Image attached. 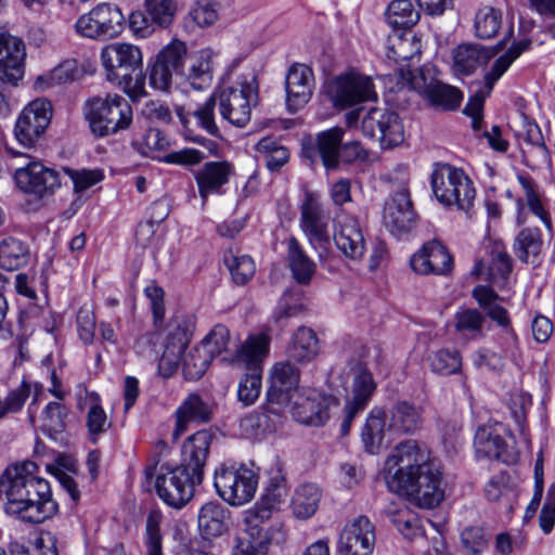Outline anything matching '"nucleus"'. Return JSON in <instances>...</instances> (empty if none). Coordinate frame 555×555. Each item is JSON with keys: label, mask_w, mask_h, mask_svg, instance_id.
<instances>
[{"label": "nucleus", "mask_w": 555, "mask_h": 555, "mask_svg": "<svg viewBox=\"0 0 555 555\" xmlns=\"http://www.w3.org/2000/svg\"><path fill=\"white\" fill-rule=\"evenodd\" d=\"M218 20L217 3L212 0H196L190 8L188 16L185 17V26L194 27H209Z\"/></svg>", "instance_id": "49"}, {"label": "nucleus", "mask_w": 555, "mask_h": 555, "mask_svg": "<svg viewBox=\"0 0 555 555\" xmlns=\"http://www.w3.org/2000/svg\"><path fill=\"white\" fill-rule=\"evenodd\" d=\"M388 433H392L388 430V414L379 409L372 410L361 434L366 451L377 452Z\"/></svg>", "instance_id": "36"}, {"label": "nucleus", "mask_w": 555, "mask_h": 555, "mask_svg": "<svg viewBox=\"0 0 555 555\" xmlns=\"http://www.w3.org/2000/svg\"><path fill=\"white\" fill-rule=\"evenodd\" d=\"M410 263L416 273L444 275L452 270L453 258L440 242L433 240L412 256Z\"/></svg>", "instance_id": "25"}, {"label": "nucleus", "mask_w": 555, "mask_h": 555, "mask_svg": "<svg viewBox=\"0 0 555 555\" xmlns=\"http://www.w3.org/2000/svg\"><path fill=\"white\" fill-rule=\"evenodd\" d=\"M67 410L61 402H50L44 408L41 415L42 431L53 435L61 433L65 428Z\"/></svg>", "instance_id": "56"}, {"label": "nucleus", "mask_w": 555, "mask_h": 555, "mask_svg": "<svg viewBox=\"0 0 555 555\" xmlns=\"http://www.w3.org/2000/svg\"><path fill=\"white\" fill-rule=\"evenodd\" d=\"M301 309L302 306L299 302L298 295L291 291H286L280 298L278 306L272 314V318L275 322H280L284 319L298 314L301 311Z\"/></svg>", "instance_id": "62"}, {"label": "nucleus", "mask_w": 555, "mask_h": 555, "mask_svg": "<svg viewBox=\"0 0 555 555\" xmlns=\"http://www.w3.org/2000/svg\"><path fill=\"white\" fill-rule=\"evenodd\" d=\"M74 183V190L77 193L83 192L103 179L100 170L81 169L75 170L70 168L64 169Z\"/></svg>", "instance_id": "63"}, {"label": "nucleus", "mask_w": 555, "mask_h": 555, "mask_svg": "<svg viewBox=\"0 0 555 555\" xmlns=\"http://www.w3.org/2000/svg\"><path fill=\"white\" fill-rule=\"evenodd\" d=\"M320 352V341L315 332L307 326L298 327L286 348V357L294 363L311 362Z\"/></svg>", "instance_id": "32"}, {"label": "nucleus", "mask_w": 555, "mask_h": 555, "mask_svg": "<svg viewBox=\"0 0 555 555\" xmlns=\"http://www.w3.org/2000/svg\"><path fill=\"white\" fill-rule=\"evenodd\" d=\"M270 337L264 333L250 335L236 350L231 363L246 370L241 378L237 397L244 405H251L259 398L263 360L269 354Z\"/></svg>", "instance_id": "4"}, {"label": "nucleus", "mask_w": 555, "mask_h": 555, "mask_svg": "<svg viewBox=\"0 0 555 555\" xmlns=\"http://www.w3.org/2000/svg\"><path fill=\"white\" fill-rule=\"evenodd\" d=\"M85 115L91 131L98 137L114 134L129 128L132 108L119 94L93 96L86 102Z\"/></svg>", "instance_id": "5"}, {"label": "nucleus", "mask_w": 555, "mask_h": 555, "mask_svg": "<svg viewBox=\"0 0 555 555\" xmlns=\"http://www.w3.org/2000/svg\"><path fill=\"white\" fill-rule=\"evenodd\" d=\"M195 90L207 89L212 80L211 63L208 56H198L191 60L186 72L182 75Z\"/></svg>", "instance_id": "50"}, {"label": "nucleus", "mask_w": 555, "mask_h": 555, "mask_svg": "<svg viewBox=\"0 0 555 555\" xmlns=\"http://www.w3.org/2000/svg\"><path fill=\"white\" fill-rule=\"evenodd\" d=\"M334 242L340 253L351 260L361 259L366 249L358 219L344 211L335 218Z\"/></svg>", "instance_id": "18"}, {"label": "nucleus", "mask_w": 555, "mask_h": 555, "mask_svg": "<svg viewBox=\"0 0 555 555\" xmlns=\"http://www.w3.org/2000/svg\"><path fill=\"white\" fill-rule=\"evenodd\" d=\"M300 228L310 244L324 245L328 243V219L323 214L319 196L306 192L300 206Z\"/></svg>", "instance_id": "21"}, {"label": "nucleus", "mask_w": 555, "mask_h": 555, "mask_svg": "<svg viewBox=\"0 0 555 555\" xmlns=\"http://www.w3.org/2000/svg\"><path fill=\"white\" fill-rule=\"evenodd\" d=\"M229 343V330L222 324H217L212 327L209 334L202 340L201 345L214 359L217 356L221 354L222 351L227 350Z\"/></svg>", "instance_id": "60"}, {"label": "nucleus", "mask_w": 555, "mask_h": 555, "mask_svg": "<svg viewBox=\"0 0 555 555\" xmlns=\"http://www.w3.org/2000/svg\"><path fill=\"white\" fill-rule=\"evenodd\" d=\"M258 103V83L253 73L242 76L234 85L222 87L214 92L197 109L194 116L199 126L209 134L217 135L219 128L215 121V108L229 124L243 128L251 116V107Z\"/></svg>", "instance_id": "3"}, {"label": "nucleus", "mask_w": 555, "mask_h": 555, "mask_svg": "<svg viewBox=\"0 0 555 555\" xmlns=\"http://www.w3.org/2000/svg\"><path fill=\"white\" fill-rule=\"evenodd\" d=\"M388 42L387 57L395 62L411 60L420 53V42L414 40V36L405 33L389 37Z\"/></svg>", "instance_id": "51"}, {"label": "nucleus", "mask_w": 555, "mask_h": 555, "mask_svg": "<svg viewBox=\"0 0 555 555\" xmlns=\"http://www.w3.org/2000/svg\"><path fill=\"white\" fill-rule=\"evenodd\" d=\"M327 93L337 108H348L363 102L377 100L372 79L357 72H348L334 77L328 83Z\"/></svg>", "instance_id": "10"}, {"label": "nucleus", "mask_w": 555, "mask_h": 555, "mask_svg": "<svg viewBox=\"0 0 555 555\" xmlns=\"http://www.w3.org/2000/svg\"><path fill=\"white\" fill-rule=\"evenodd\" d=\"M422 411L408 401L396 403L388 412V430L396 434H413L422 426Z\"/></svg>", "instance_id": "34"}, {"label": "nucleus", "mask_w": 555, "mask_h": 555, "mask_svg": "<svg viewBox=\"0 0 555 555\" xmlns=\"http://www.w3.org/2000/svg\"><path fill=\"white\" fill-rule=\"evenodd\" d=\"M335 397L325 395L317 389H308L297 393L292 405L295 421L309 426H322L330 418V410L337 406Z\"/></svg>", "instance_id": "15"}, {"label": "nucleus", "mask_w": 555, "mask_h": 555, "mask_svg": "<svg viewBox=\"0 0 555 555\" xmlns=\"http://www.w3.org/2000/svg\"><path fill=\"white\" fill-rule=\"evenodd\" d=\"M76 323L79 337L83 344H92L96 325L95 315L92 309L86 305L80 307L77 313Z\"/></svg>", "instance_id": "61"}, {"label": "nucleus", "mask_w": 555, "mask_h": 555, "mask_svg": "<svg viewBox=\"0 0 555 555\" xmlns=\"http://www.w3.org/2000/svg\"><path fill=\"white\" fill-rule=\"evenodd\" d=\"M24 42L0 28V81L16 86L24 77Z\"/></svg>", "instance_id": "19"}, {"label": "nucleus", "mask_w": 555, "mask_h": 555, "mask_svg": "<svg viewBox=\"0 0 555 555\" xmlns=\"http://www.w3.org/2000/svg\"><path fill=\"white\" fill-rule=\"evenodd\" d=\"M488 280L498 287H503L512 272L513 260L502 244L495 243L490 251Z\"/></svg>", "instance_id": "42"}, {"label": "nucleus", "mask_w": 555, "mask_h": 555, "mask_svg": "<svg viewBox=\"0 0 555 555\" xmlns=\"http://www.w3.org/2000/svg\"><path fill=\"white\" fill-rule=\"evenodd\" d=\"M256 150L263 155L266 166L271 172L280 171L289 160V151L271 137L262 138Z\"/></svg>", "instance_id": "46"}, {"label": "nucleus", "mask_w": 555, "mask_h": 555, "mask_svg": "<svg viewBox=\"0 0 555 555\" xmlns=\"http://www.w3.org/2000/svg\"><path fill=\"white\" fill-rule=\"evenodd\" d=\"M258 473L245 464H221L214 474L217 494L232 506H241L251 501L258 488Z\"/></svg>", "instance_id": "7"}, {"label": "nucleus", "mask_w": 555, "mask_h": 555, "mask_svg": "<svg viewBox=\"0 0 555 555\" xmlns=\"http://www.w3.org/2000/svg\"><path fill=\"white\" fill-rule=\"evenodd\" d=\"M124 23L125 16L117 5L100 3L79 16L75 23V29L81 37L103 41L119 36L124 29Z\"/></svg>", "instance_id": "8"}, {"label": "nucleus", "mask_w": 555, "mask_h": 555, "mask_svg": "<svg viewBox=\"0 0 555 555\" xmlns=\"http://www.w3.org/2000/svg\"><path fill=\"white\" fill-rule=\"evenodd\" d=\"M38 465L26 461L8 467L0 477L4 511L24 521L40 524L57 513L50 483L36 475Z\"/></svg>", "instance_id": "2"}, {"label": "nucleus", "mask_w": 555, "mask_h": 555, "mask_svg": "<svg viewBox=\"0 0 555 555\" xmlns=\"http://www.w3.org/2000/svg\"><path fill=\"white\" fill-rule=\"evenodd\" d=\"M287 105L296 111L310 100L313 89V73L304 64H294L286 76Z\"/></svg>", "instance_id": "29"}, {"label": "nucleus", "mask_w": 555, "mask_h": 555, "mask_svg": "<svg viewBox=\"0 0 555 555\" xmlns=\"http://www.w3.org/2000/svg\"><path fill=\"white\" fill-rule=\"evenodd\" d=\"M52 117V106L47 99H36L21 112L14 127L18 143L27 149L36 146L44 134Z\"/></svg>", "instance_id": "14"}, {"label": "nucleus", "mask_w": 555, "mask_h": 555, "mask_svg": "<svg viewBox=\"0 0 555 555\" xmlns=\"http://www.w3.org/2000/svg\"><path fill=\"white\" fill-rule=\"evenodd\" d=\"M490 57L491 54L479 44H461L453 52V68L456 74L469 75Z\"/></svg>", "instance_id": "38"}, {"label": "nucleus", "mask_w": 555, "mask_h": 555, "mask_svg": "<svg viewBox=\"0 0 555 555\" xmlns=\"http://www.w3.org/2000/svg\"><path fill=\"white\" fill-rule=\"evenodd\" d=\"M375 542L374 526L365 516L347 524L339 537L340 555H370Z\"/></svg>", "instance_id": "20"}, {"label": "nucleus", "mask_w": 555, "mask_h": 555, "mask_svg": "<svg viewBox=\"0 0 555 555\" xmlns=\"http://www.w3.org/2000/svg\"><path fill=\"white\" fill-rule=\"evenodd\" d=\"M522 131L520 135L529 145V150L522 151L526 163L529 164V158L533 165L548 164L551 162V152L547 149L542 131L538 124L529 119L526 115H521Z\"/></svg>", "instance_id": "33"}, {"label": "nucleus", "mask_w": 555, "mask_h": 555, "mask_svg": "<svg viewBox=\"0 0 555 555\" xmlns=\"http://www.w3.org/2000/svg\"><path fill=\"white\" fill-rule=\"evenodd\" d=\"M190 339L191 334L181 322L176 321L169 325L165 349L158 362V370L164 377L177 371Z\"/></svg>", "instance_id": "26"}, {"label": "nucleus", "mask_w": 555, "mask_h": 555, "mask_svg": "<svg viewBox=\"0 0 555 555\" xmlns=\"http://www.w3.org/2000/svg\"><path fill=\"white\" fill-rule=\"evenodd\" d=\"M211 361V356L204 349L202 345L191 348L181 359L185 378L191 380L199 379L206 372Z\"/></svg>", "instance_id": "48"}, {"label": "nucleus", "mask_w": 555, "mask_h": 555, "mask_svg": "<svg viewBox=\"0 0 555 555\" xmlns=\"http://www.w3.org/2000/svg\"><path fill=\"white\" fill-rule=\"evenodd\" d=\"M233 167L228 162H208L195 173L198 193L203 202L212 194H221L223 185L229 182Z\"/></svg>", "instance_id": "30"}, {"label": "nucleus", "mask_w": 555, "mask_h": 555, "mask_svg": "<svg viewBox=\"0 0 555 555\" xmlns=\"http://www.w3.org/2000/svg\"><path fill=\"white\" fill-rule=\"evenodd\" d=\"M117 85L132 101H138L146 94L145 76L142 72V65L134 68L133 72H127L125 78L112 80Z\"/></svg>", "instance_id": "58"}, {"label": "nucleus", "mask_w": 555, "mask_h": 555, "mask_svg": "<svg viewBox=\"0 0 555 555\" xmlns=\"http://www.w3.org/2000/svg\"><path fill=\"white\" fill-rule=\"evenodd\" d=\"M420 13L413 8L410 0H395L386 10V21L395 29H406L414 26Z\"/></svg>", "instance_id": "44"}, {"label": "nucleus", "mask_w": 555, "mask_h": 555, "mask_svg": "<svg viewBox=\"0 0 555 555\" xmlns=\"http://www.w3.org/2000/svg\"><path fill=\"white\" fill-rule=\"evenodd\" d=\"M437 201L444 206L455 205L468 211L473 207L476 190L470 178L461 168L447 163L435 164L430 178Z\"/></svg>", "instance_id": "6"}, {"label": "nucleus", "mask_w": 555, "mask_h": 555, "mask_svg": "<svg viewBox=\"0 0 555 555\" xmlns=\"http://www.w3.org/2000/svg\"><path fill=\"white\" fill-rule=\"evenodd\" d=\"M435 463L437 461L431 456L425 444L409 439L399 443L388 456L386 462L387 477H400V473H415V470H422L425 466Z\"/></svg>", "instance_id": "16"}, {"label": "nucleus", "mask_w": 555, "mask_h": 555, "mask_svg": "<svg viewBox=\"0 0 555 555\" xmlns=\"http://www.w3.org/2000/svg\"><path fill=\"white\" fill-rule=\"evenodd\" d=\"M211 413L212 409L208 402L204 401L197 393L189 395L175 413L173 441H178L181 435L186 431L189 423H207L211 418Z\"/></svg>", "instance_id": "31"}, {"label": "nucleus", "mask_w": 555, "mask_h": 555, "mask_svg": "<svg viewBox=\"0 0 555 555\" xmlns=\"http://www.w3.org/2000/svg\"><path fill=\"white\" fill-rule=\"evenodd\" d=\"M384 225L396 237L408 234L415 223V214L405 190L397 192L384 207Z\"/></svg>", "instance_id": "23"}, {"label": "nucleus", "mask_w": 555, "mask_h": 555, "mask_svg": "<svg viewBox=\"0 0 555 555\" xmlns=\"http://www.w3.org/2000/svg\"><path fill=\"white\" fill-rule=\"evenodd\" d=\"M434 373L448 376L456 374L462 367V358L456 350L440 349L428 357Z\"/></svg>", "instance_id": "52"}, {"label": "nucleus", "mask_w": 555, "mask_h": 555, "mask_svg": "<svg viewBox=\"0 0 555 555\" xmlns=\"http://www.w3.org/2000/svg\"><path fill=\"white\" fill-rule=\"evenodd\" d=\"M518 181L525 192L529 209L532 211V214L539 217L547 228H551L550 215L542 205L533 180L527 176H518Z\"/></svg>", "instance_id": "59"}, {"label": "nucleus", "mask_w": 555, "mask_h": 555, "mask_svg": "<svg viewBox=\"0 0 555 555\" xmlns=\"http://www.w3.org/2000/svg\"><path fill=\"white\" fill-rule=\"evenodd\" d=\"M322 498L321 489L314 483L299 486L292 498L293 515L300 520L311 518L319 508Z\"/></svg>", "instance_id": "37"}, {"label": "nucleus", "mask_w": 555, "mask_h": 555, "mask_svg": "<svg viewBox=\"0 0 555 555\" xmlns=\"http://www.w3.org/2000/svg\"><path fill=\"white\" fill-rule=\"evenodd\" d=\"M186 53L188 50L185 43L179 40H173L160 50L156 60L166 65V67H169V69L178 76L183 73V66L188 59Z\"/></svg>", "instance_id": "53"}, {"label": "nucleus", "mask_w": 555, "mask_h": 555, "mask_svg": "<svg viewBox=\"0 0 555 555\" xmlns=\"http://www.w3.org/2000/svg\"><path fill=\"white\" fill-rule=\"evenodd\" d=\"M425 486H415L411 483V477L404 475L398 479H387V486L390 491L404 494L415 505L423 508H434L439 505L443 499L442 479L428 481Z\"/></svg>", "instance_id": "24"}, {"label": "nucleus", "mask_w": 555, "mask_h": 555, "mask_svg": "<svg viewBox=\"0 0 555 555\" xmlns=\"http://www.w3.org/2000/svg\"><path fill=\"white\" fill-rule=\"evenodd\" d=\"M502 26V13L493 7H483L475 15V35L480 39H491L496 36Z\"/></svg>", "instance_id": "47"}, {"label": "nucleus", "mask_w": 555, "mask_h": 555, "mask_svg": "<svg viewBox=\"0 0 555 555\" xmlns=\"http://www.w3.org/2000/svg\"><path fill=\"white\" fill-rule=\"evenodd\" d=\"M485 318L476 309H464L455 314V328L459 332L478 333L482 328Z\"/></svg>", "instance_id": "64"}, {"label": "nucleus", "mask_w": 555, "mask_h": 555, "mask_svg": "<svg viewBox=\"0 0 555 555\" xmlns=\"http://www.w3.org/2000/svg\"><path fill=\"white\" fill-rule=\"evenodd\" d=\"M163 516L158 511H151L146 517L145 545L147 555H163L160 524Z\"/></svg>", "instance_id": "57"}, {"label": "nucleus", "mask_w": 555, "mask_h": 555, "mask_svg": "<svg viewBox=\"0 0 555 555\" xmlns=\"http://www.w3.org/2000/svg\"><path fill=\"white\" fill-rule=\"evenodd\" d=\"M543 241L539 229H522L514 241V251L525 263H533L542 249Z\"/></svg>", "instance_id": "41"}, {"label": "nucleus", "mask_w": 555, "mask_h": 555, "mask_svg": "<svg viewBox=\"0 0 555 555\" xmlns=\"http://www.w3.org/2000/svg\"><path fill=\"white\" fill-rule=\"evenodd\" d=\"M343 137L344 130L339 127L320 132L317 137L315 145L304 146V154L310 158L311 163H314L315 158L320 156L326 169H335L339 164Z\"/></svg>", "instance_id": "28"}, {"label": "nucleus", "mask_w": 555, "mask_h": 555, "mask_svg": "<svg viewBox=\"0 0 555 555\" xmlns=\"http://www.w3.org/2000/svg\"><path fill=\"white\" fill-rule=\"evenodd\" d=\"M229 512L218 502L205 503L197 516L198 530L204 538L220 537L227 530Z\"/></svg>", "instance_id": "35"}, {"label": "nucleus", "mask_w": 555, "mask_h": 555, "mask_svg": "<svg viewBox=\"0 0 555 555\" xmlns=\"http://www.w3.org/2000/svg\"><path fill=\"white\" fill-rule=\"evenodd\" d=\"M224 262L237 285H245L255 274V262L247 255L235 256L230 251L225 254Z\"/></svg>", "instance_id": "54"}, {"label": "nucleus", "mask_w": 555, "mask_h": 555, "mask_svg": "<svg viewBox=\"0 0 555 555\" xmlns=\"http://www.w3.org/2000/svg\"><path fill=\"white\" fill-rule=\"evenodd\" d=\"M212 438L209 430H198L184 441L180 465L172 467L157 462L144 468L145 479L155 478L156 493L168 506L179 509L193 498L195 486L204 478Z\"/></svg>", "instance_id": "1"}, {"label": "nucleus", "mask_w": 555, "mask_h": 555, "mask_svg": "<svg viewBox=\"0 0 555 555\" xmlns=\"http://www.w3.org/2000/svg\"><path fill=\"white\" fill-rule=\"evenodd\" d=\"M14 157L25 158V164L16 168L14 179L17 188L38 198L51 195L61 185L59 172L48 168L33 157L13 149L8 150Z\"/></svg>", "instance_id": "9"}, {"label": "nucleus", "mask_w": 555, "mask_h": 555, "mask_svg": "<svg viewBox=\"0 0 555 555\" xmlns=\"http://www.w3.org/2000/svg\"><path fill=\"white\" fill-rule=\"evenodd\" d=\"M530 46V39L514 42L503 55L494 61L490 70L485 75V89L487 94L491 93L494 83L506 73L513 62L517 60L521 53L529 50Z\"/></svg>", "instance_id": "40"}, {"label": "nucleus", "mask_w": 555, "mask_h": 555, "mask_svg": "<svg viewBox=\"0 0 555 555\" xmlns=\"http://www.w3.org/2000/svg\"><path fill=\"white\" fill-rule=\"evenodd\" d=\"M374 390L372 374L366 370H360L353 377L351 398L346 401L345 415L340 424L343 436L348 435L352 421L366 408Z\"/></svg>", "instance_id": "27"}, {"label": "nucleus", "mask_w": 555, "mask_h": 555, "mask_svg": "<svg viewBox=\"0 0 555 555\" xmlns=\"http://www.w3.org/2000/svg\"><path fill=\"white\" fill-rule=\"evenodd\" d=\"M300 380V371L291 360L281 361L271 370V383L267 396L271 403L285 405L291 402Z\"/></svg>", "instance_id": "22"}, {"label": "nucleus", "mask_w": 555, "mask_h": 555, "mask_svg": "<svg viewBox=\"0 0 555 555\" xmlns=\"http://www.w3.org/2000/svg\"><path fill=\"white\" fill-rule=\"evenodd\" d=\"M399 77L402 87L413 89L417 92L427 93L431 103L447 111L456 109L462 101V93L459 89L439 81L428 80L424 68L412 70L410 67H401Z\"/></svg>", "instance_id": "12"}, {"label": "nucleus", "mask_w": 555, "mask_h": 555, "mask_svg": "<svg viewBox=\"0 0 555 555\" xmlns=\"http://www.w3.org/2000/svg\"><path fill=\"white\" fill-rule=\"evenodd\" d=\"M362 132L376 139L380 147L392 149L403 143L404 127L400 116L385 107H372L362 118Z\"/></svg>", "instance_id": "11"}, {"label": "nucleus", "mask_w": 555, "mask_h": 555, "mask_svg": "<svg viewBox=\"0 0 555 555\" xmlns=\"http://www.w3.org/2000/svg\"><path fill=\"white\" fill-rule=\"evenodd\" d=\"M101 62L105 68L108 81L125 78L127 72L142 65L140 49L130 43L115 42L107 44L101 51Z\"/></svg>", "instance_id": "17"}, {"label": "nucleus", "mask_w": 555, "mask_h": 555, "mask_svg": "<svg viewBox=\"0 0 555 555\" xmlns=\"http://www.w3.org/2000/svg\"><path fill=\"white\" fill-rule=\"evenodd\" d=\"M29 258V249L22 241L5 238L0 244V267L8 271L18 270Z\"/></svg>", "instance_id": "43"}, {"label": "nucleus", "mask_w": 555, "mask_h": 555, "mask_svg": "<svg viewBox=\"0 0 555 555\" xmlns=\"http://www.w3.org/2000/svg\"><path fill=\"white\" fill-rule=\"evenodd\" d=\"M267 537L260 527L251 526L236 539L234 555H267Z\"/></svg>", "instance_id": "45"}, {"label": "nucleus", "mask_w": 555, "mask_h": 555, "mask_svg": "<svg viewBox=\"0 0 555 555\" xmlns=\"http://www.w3.org/2000/svg\"><path fill=\"white\" fill-rule=\"evenodd\" d=\"M145 10L156 26L167 28L175 20L177 2L175 0H145Z\"/></svg>", "instance_id": "55"}, {"label": "nucleus", "mask_w": 555, "mask_h": 555, "mask_svg": "<svg viewBox=\"0 0 555 555\" xmlns=\"http://www.w3.org/2000/svg\"><path fill=\"white\" fill-rule=\"evenodd\" d=\"M506 436H511V431L503 423H488L478 427L474 439L476 456L490 461L498 460L506 464L514 463L517 454L507 443Z\"/></svg>", "instance_id": "13"}, {"label": "nucleus", "mask_w": 555, "mask_h": 555, "mask_svg": "<svg viewBox=\"0 0 555 555\" xmlns=\"http://www.w3.org/2000/svg\"><path fill=\"white\" fill-rule=\"evenodd\" d=\"M287 257L294 279L302 285L310 283L315 273V263L307 256L295 237L287 241Z\"/></svg>", "instance_id": "39"}]
</instances>
